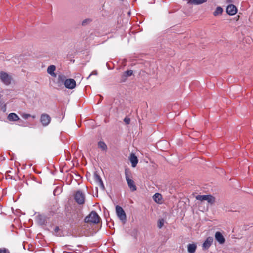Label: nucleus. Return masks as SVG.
Listing matches in <instances>:
<instances>
[{"instance_id": "aec40b11", "label": "nucleus", "mask_w": 253, "mask_h": 253, "mask_svg": "<svg viewBox=\"0 0 253 253\" xmlns=\"http://www.w3.org/2000/svg\"><path fill=\"white\" fill-rule=\"evenodd\" d=\"M66 77L64 75H59L58 78V82L59 84H64L66 80Z\"/></svg>"}, {"instance_id": "bb28decb", "label": "nucleus", "mask_w": 253, "mask_h": 253, "mask_svg": "<svg viewBox=\"0 0 253 253\" xmlns=\"http://www.w3.org/2000/svg\"><path fill=\"white\" fill-rule=\"evenodd\" d=\"M0 253H10L9 250L5 248L0 249Z\"/></svg>"}, {"instance_id": "f8f14e48", "label": "nucleus", "mask_w": 253, "mask_h": 253, "mask_svg": "<svg viewBox=\"0 0 253 253\" xmlns=\"http://www.w3.org/2000/svg\"><path fill=\"white\" fill-rule=\"evenodd\" d=\"M129 161L131 162V166L133 168L135 167L138 163V159L134 154L131 153L130 155Z\"/></svg>"}, {"instance_id": "cd10ccee", "label": "nucleus", "mask_w": 253, "mask_h": 253, "mask_svg": "<svg viewBox=\"0 0 253 253\" xmlns=\"http://www.w3.org/2000/svg\"><path fill=\"white\" fill-rule=\"evenodd\" d=\"M97 75V71L96 70H94L92 71L90 75L88 76V77L87 78V79H88L89 78L92 76V75Z\"/></svg>"}, {"instance_id": "a211bd4d", "label": "nucleus", "mask_w": 253, "mask_h": 253, "mask_svg": "<svg viewBox=\"0 0 253 253\" xmlns=\"http://www.w3.org/2000/svg\"><path fill=\"white\" fill-rule=\"evenodd\" d=\"M162 196L160 193H155L153 196L154 200L157 203H160L162 200Z\"/></svg>"}, {"instance_id": "b1692460", "label": "nucleus", "mask_w": 253, "mask_h": 253, "mask_svg": "<svg viewBox=\"0 0 253 253\" xmlns=\"http://www.w3.org/2000/svg\"><path fill=\"white\" fill-rule=\"evenodd\" d=\"M91 21V20L90 19H84L82 21V25L83 26H85L87 25L89 23H90Z\"/></svg>"}, {"instance_id": "412c9836", "label": "nucleus", "mask_w": 253, "mask_h": 253, "mask_svg": "<svg viewBox=\"0 0 253 253\" xmlns=\"http://www.w3.org/2000/svg\"><path fill=\"white\" fill-rule=\"evenodd\" d=\"M207 0H192L193 4L198 5L206 2Z\"/></svg>"}, {"instance_id": "9b49d317", "label": "nucleus", "mask_w": 253, "mask_h": 253, "mask_svg": "<svg viewBox=\"0 0 253 253\" xmlns=\"http://www.w3.org/2000/svg\"><path fill=\"white\" fill-rule=\"evenodd\" d=\"M213 241V239L211 237H209L203 244V248L204 249H208L211 245Z\"/></svg>"}, {"instance_id": "9d476101", "label": "nucleus", "mask_w": 253, "mask_h": 253, "mask_svg": "<svg viewBox=\"0 0 253 253\" xmlns=\"http://www.w3.org/2000/svg\"><path fill=\"white\" fill-rule=\"evenodd\" d=\"M216 240L220 244H223L225 242V239L222 234L220 232H216L215 234Z\"/></svg>"}, {"instance_id": "ddd939ff", "label": "nucleus", "mask_w": 253, "mask_h": 253, "mask_svg": "<svg viewBox=\"0 0 253 253\" xmlns=\"http://www.w3.org/2000/svg\"><path fill=\"white\" fill-rule=\"evenodd\" d=\"M56 70V67L55 65H51L48 67L47 69V72L48 74L50 75L52 77H56V74L54 73Z\"/></svg>"}, {"instance_id": "1a4fd4ad", "label": "nucleus", "mask_w": 253, "mask_h": 253, "mask_svg": "<svg viewBox=\"0 0 253 253\" xmlns=\"http://www.w3.org/2000/svg\"><path fill=\"white\" fill-rule=\"evenodd\" d=\"M126 180L127 181L128 186L130 189L131 191H134L136 190V186L134 181L130 179L127 174H126Z\"/></svg>"}, {"instance_id": "a878e982", "label": "nucleus", "mask_w": 253, "mask_h": 253, "mask_svg": "<svg viewBox=\"0 0 253 253\" xmlns=\"http://www.w3.org/2000/svg\"><path fill=\"white\" fill-rule=\"evenodd\" d=\"M127 77H126L124 73L121 76V82H125L127 80Z\"/></svg>"}, {"instance_id": "f257e3e1", "label": "nucleus", "mask_w": 253, "mask_h": 253, "mask_svg": "<svg viewBox=\"0 0 253 253\" xmlns=\"http://www.w3.org/2000/svg\"><path fill=\"white\" fill-rule=\"evenodd\" d=\"M100 217L95 211H92L84 219L86 223H97L99 222Z\"/></svg>"}, {"instance_id": "6ab92c4d", "label": "nucleus", "mask_w": 253, "mask_h": 253, "mask_svg": "<svg viewBox=\"0 0 253 253\" xmlns=\"http://www.w3.org/2000/svg\"><path fill=\"white\" fill-rule=\"evenodd\" d=\"M98 146L99 148L101 149L102 150H106L107 149V145L103 141H99L98 143Z\"/></svg>"}, {"instance_id": "f3484780", "label": "nucleus", "mask_w": 253, "mask_h": 253, "mask_svg": "<svg viewBox=\"0 0 253 253\" xmlns=\"http://www.w3.org/2000/svg\"><path fill=\"white\" fill-rule=\"evenodd\" d=\"M223 10L222 8L220 6H218L215 9V11L213 13V15L214 16H218L219 15H221L222 14Z\"/></svg>"}, {"instance_id": "7c9ffc66", "label": "nucleus", "mask_w": 253, "mask_h": 253, "mask_svg": "<svg viewBox=\"0 0 253 253\" xmlns=\"http://www.w3.org/2000/svg\"><path fill=\"white\" fill-rule=\"evenodd\" d=\"M57 211H53V214H54L55 213H56Z\"/></svg>"}, {"instance_id": "dca6fc26", "label": "nucleus", "mask_w": 253, "mask_h": 253, "mask_svg": "<svg viewBox=\"0 0 253 253\" xmlns=\"http://www.w3.org/2000/svg\"><path fill=\"white\" fill-rule=\"evenodd\" d=\"M197 246L195 244L188 245L187 250L189 253H194L196 251Z\"/></svg>"}, {"instance_id": "7ed1b4c3", "label": "nucleus", "mask_w": 253, "mask_h": 253, "mask_svg": "<svg viewBox=\"0 0 253 253\" xmlns=\"http://www.w3.org/2000/svg\"><path fill=\"white\" fill-rule=\"evenodd\" d=\"M0 80L5 85H8L11 84L12 77L7 73L1 71L0 72Z\"/></svg>"}, {"instance_id": "f03ea898", "label": "nucleus", "mask_w": 253, "mask_h": 253, "mask_svg": "<svg viewBox=\"0 0 253 253\" xmlns=\"http://www.w3.org/2000/svg\"><path fill=\"white\" fill-rule=\"evenodd\" d=\"M85 194L81 191H77L74 195V199L75 201L79 205H83L85 201Z\"/></svg>"}, {"instance_id": "c85d7f7f", "label": "nucleus", "mask_w": 253, "mask_h": 253, "mask_svg": "<svg viewBox=\"0 0 253 253\" xmlns=\"http://www.w3.org/2000/svg\"><path fill=\"white\" fill-rule=\"evenodd\" d=\"M124 122L126 123V124L128 125L130 123V119L128 117H126L124 120Z\"/></svg>"}, {"instance_id": "423d86ee", "label": "nucleus", "mask_w": 253, "mask_h": 253, "mask_svg": "<svg viewBox=\"0 0 253 253\" xmlns=\"http://www.w3.org/2000/svg\"><path fill=\"white\" fill-rule=\"evenodd\" d=\"M41 122L43 126H47L51 122V118L47 114H42L41 116Z\"/></svg>"}, {"instance_id": "393cba45", "label": "nucleus", "mask_w": 253, "mask_h": 253, "mask_svg": "<svg viewBox=\"0 0 253 253\" xmlns=\"http://www.w3.org/2000/svg\"><path fill=\"white\" fill-rule=\"evenodd\" d=\"M124 74L127 77L131 76L133 74V71L131 70H127L124 73Z\"/></svg>"}, {"instance_id": "2eb2a0df", "label": "nucleus", "mask_w": 253, "mask_h": 253, "mask_svg": "<svg viewBox=\"0 0 253 253\" xmlns=\"http://www.w3.org/2000/svg\"><path fill=\"white\" fill-rule=\"evenodd\" d=\"M94 179L95 181L98 183L101 188H104V186L100 176L96 173H94Z\"/></svg>"}, {"instance_id": "5701e85b", "label": "nucleus", "mask_w": 253, "mask_h": 253, "mask_svg": "<svg viewBox=\"0 0 253 253\" xmlns=\"http://www.w3.org/2000/svg\"><path fill=\"white\" fill-rule=\"evenodd\" d=\"M32 117L33 118H35V116H31L30 114H26V113H23L22 115V117L24 119H28L29 117Z\"/></svg>"}, {"instance_id": "4468645a", "label": "nucleus", "mask_w": 253, "mask_h": 253, "mask_svg": "<svg viewBox=\"0 0 253 253\" xmlns=\"http://www.w3.org/2000/svg\"><path fill=\"white\" fill-rule=\"evenodd\" d=\"M7 119L9 121H17L19 120V117L15 113H11L8 115Z\"/></svg>"}, {"instance_id": "c756f323", "label": "nucleus", "mask_w": 253, "mask_h": 253, "mask_svg": "<svg viewBox=\"0 0 253 253\" xmlns=\"http://www.w3.org/2000/svg\"><path fill=\"white\" fill-rule=\"evenodd\" d=\"M59 229V227H57V226H56V227L55 228V230H55V231L56 232H58V231Z\"/></svg>"}, {"instance_id": "0eeeda50", "label": "nucleus", "mask_w": 253, "mask_h": 253, "mask_svg": "<svg viewBox=\"0 0 253 253\" xmlns=\"http://www.w3.org/2000/svg\"><path fill=\"white\" fill-rule=\"evenodd\" d=\"M64 85L67 88L73 89L76 85V81L73 79H66L64 82Z\"/></svg>"}, {"instance_id": "4be33fe9", "label": "nucleus", "mask_w": 253, "mask_h": 253, "mask_svg": "<svg viewBox=\"0 0 253 253\" xmlns=\"http://www.w3.org/2000/svg\"><path fill=\"white\" fill-rule=\"evenodd\" d=\"M165 223V220L163 218L159 220L158 222V227L161 229L164 226Z\"/></svg>"}, {"instance_id": "6e6552de", "label": "nucleus", "mask_w": 253, "mask_h": 253, "mask_svg": "<svg viewBox=\"0 0 253 253\" xmlns=\"http://www.w3.org/2000/svg\"><path fill=\"white\" fill-rule=\"evenodd\" d=\"M226 12L230 15H234L237 12V8L234 5L230 4L226 8Z\"/></svg>"}, {"instance_id": "39448f33", "label": "nucleus", "mask_w": 253, "mask_h": 253, "mask_svg": "<svg viewBox=\"0 0 253 253\" xmlns=\"http://www.w3.org/2000/svg\"><path fill=\"white\" fill-rule=\"evenodd\" d=\"M196 199L201 201H207L211 204H213L215 202L214 197L211 195H198L196 196Z\"/></svg>"}, {"instance_id": "20e7f679", "label": "nucleus", "mask_w": 253, "mask_h": 253, "mask_svg": "<svg viewBox=\"0 0 253 253\" xmlns=\"http://www.w3.org/2000/svg\"><path fill=\"white\" fill-rule=\"evenodd\" d=\"M116 210L119 219L122 221L125 222L126 220V216L123 209L119 206H117L116 207Z\"/></svg>"}]
</instances>
